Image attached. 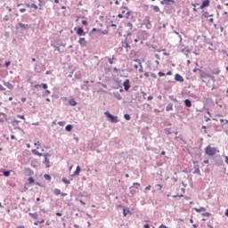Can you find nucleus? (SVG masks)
I'll use <instances>...</instances> for the list:
<instances>
[{
  "label": "nucleus",
  "mask_w": 228,
  "mask_h": 228,
  "mask_svg": "<svg viewBox=\"0 0 228 228\" xmlns=\"http://www.w3.org/2000/svg\"><path fill=\"white\" fill-rule=\"evenodd\" d=\"M209 4H210V1L205 0L202 2L201 5H200V9L204 10V8H207V6H209Z\"/></svg>",
  "instance_id": "9b49d317"
},
{
  "label": "nucleus",
  "mask_w": 228,
  "mask_h": 228,
  "mask_svg": "<svg viewBox=\"0 0 228 228\" xmlns=\"http://www.w3.org/2000/svg\"><path fill=\"white\" fill-rule=\"evenodd\" d=\"M212 74H216V75L220 74V69H216L212 70Z\"/></svg>",
  "instance_id": "cd10ccee"
},
{
  "label": "nucleus",
  "mask_w": 228,
  "mask_h": 228,
  "mask_svg": "<svg viewBox=\"0 0 228 228\" xmlns=\"http://www.w3.org/2000/svg\"><path fill=\"white\" fill-rule=\"evenodd\" d=\"M77 29V35H78V37H83V35H85V30L83 29V28H75V31Z\"/></svg>",
  "instance_id": "9d476101"
},
{
  "label": "nucleus",
  "mask_w": 228,
  "mask_h": 228,
  "mask_svg": "<svg viewBox=\"0 0 228 228\" xmlns=\"http://www.w3.org/2000/svg\"><path fill=\"white\" fill-rule=\"evenodd\" d=\"M153 11L156 12H159V7L158 5H154L153 6Z\"/></svg>",
  "instance_id": "72a5a7b5"
},
{
  "label": "nucleus",
  "mask_w": 228,
  "mask_h": 228,
  "mask_svg": "<svg viewBox=\"0 0 228 228\" xmlns=\"http://www.w3.org/2000/svg\"><path fill=\"white\" fill-rule=\"evenodd\" d=\"M82 24L83 26H88V21H86V20H83Z\"/></svg>",
  "instance_id": "58836bf2"
},
{
  "label": "nucleus",
  "mask_w": 228,
  "mask_h": 228,
  "mask_svg": "<svg viewBox=\"0 0 228 228\" xmlns=\"http://www.w3.org/2000/svg\"><path fill=\"white\" fill-rule=\"evenodd\" d=\"M28 183H29V184L35 183V178L29 177V178H28Z\"/></svg>",
  "instance_id": "c85d7f7f"
},
{
  "label": "nucleus",
  "mask_w": 228,
  "mask_h": 228,
  "mask_svg": "<svg viewBox=\"0 0 228 228\" xmlns=\"http://www.w3.org/2000/svg\"><path fill=\"white\" fill-rule=\"evenodd\" d=\"M56 216H61V213L57 212V213H56Z\"/></svg>",
  "instance_id": "bf43d9fd"
},
{
  "label": "nucleus",
  "mask_w": 228,
  "mask_h": 228,
  "mask_svg": "<svg viewBox=\"0 0 228 228\" xmlns=\"http://www.w3.org/2000/svg\"><path fill=\"white\" fill-rule=\"evenodd\" d=\"M29 8H34V10H38V6L35 4H32L31 5H28Z\"/></svg>",
  "instance_id": "a878e982"
},
{
  "label": "nucleus",
  "mask_w": 228,
  "mask_h": 228,
  "mask_svg": "<svg viewBox=\"0 0 228 228\" xmlns=\"http://www.w3.org/2000/svg\"><path fill=\"white\" fill-rule=\"evenodd\" d=\"M134 68L135 69H138V64H135V65L134 66Z\"/></svg>",
  "instance_id": "0e129e2a"
},
{
  "label": "nucleus",
  "mask_w": 228,
  "mask_h": 228,
  "mask_svg": "<svg viewBox=\"0 0 228 228\" xmlns=\"http://www.w3.org/2000/svg\"><path fill=\"white\" fill-rule=\"evenodd\" d=\"M184 104H185V106H186L187 108H191V101L186 99V100L184 101Z\"/></svg>",
  "instance_id": "f3484780"
},
{
  "label": "nucleus",
  "mask_w": 228,
  "mask_h": 228,
  "mask_svg": "<svg viewBox=\"0 0 228 228\" xmlns=\"http://www.w3.org/2000/svg\"><path fill=\"white\" fill-rule=\"evenodd\" d=\"M175 81H179V83H183L184 81V78L180 74L175 75Z\"/></svg>",
  "instance_id": "f8f14e48"
},
{
  "label": "nucleus",
  "mask_w": 228,
  "mask_h": 228,
  "mask_svg": "<svg viewBox=\"0 0 228 228\" xmlns=\"http://www.w3.org/2000/svg\"><path fill=\"white\" fill-rule=\"evenodd\" d=\"M21 102H26V97L21 98Z\"/></svg>",
  "instance_id": "864d4df0"
},
{
  "label": "nucleus",
  "mask_w": 228,
  "mask_h": 228,
  "mask_svg": "<svg viewBox=\"0 0 228 228\" xmlns=\"http://www.w3.org/2000/svg\"><path fill=\"white\" fill-rule=\"evenodd\" d=\"M140 72H143V68L141 66V69H139Z\"/></svg>",
  "instance_id": "e2e57ef3"
},
{
  "label": "nucleus",
  "mask_w": 228,
  "mask_h": 228,
  "mask_svg": "<svg viewBox=\"0 0 228 228\" xmlns=\"http://www.w3.org/2000/svg\"><path fill=\"white\" fill-rule=\"evenodd\" d=\"M58 125L63 126H65V121H61L58 123Z\"/></svg>",
  "instance_id": "37998d69"
},
{
  "label": "nucleus",
  "mask_w": 228,
  "mask_h": 228,
  "mask_svg": "<svg viewBox=\"0 0 228 228\" xmlns=\"http://www.w3.org/2000/svg\"><path fill=\"white\" fill-rule=\"evenodd\" d=\"M202 216L209 217V216H211V213H209V212H204V213L202 214Z\"/></svg>",
  "instance_id": "7c9ffc66"
},
{
  "label": "nucleus",
  "mask_w": 228,
  "mask_h": 228,
  "mask_svg": "<svg viewBox=\"0 0 228 228\" xmlns=\"http://www.w3.org/2000/svg\"><path fill=\"white\" fill-rule=\"evenodd\" d=\"M134 185H135V186H140V183H134Z\"/></svg>",
  "instance_id": "680f3d73"
},
{
  "label": "nucleus",
  "mask_w": 228,
  "mask_h": 228,
  "mask_svg": "<svg viewBox=\"0 0 228 228\" xmlns=\"http://www.w3.org/2000/svg\"><path fill=\"white\" fill-rule=\"evenodd\" d=\"M113 60H115V58H109V63L110 64V65H113Z\"/></svg>",
  "instance_id": "4c0bfd02"
},
{
  "label": "nucleus",
  "mask_w": 228,
  "mask_h": 228,
  "mask_svg": "<svg viewBox=\"0 0 228 228\" xmlns=\"http://www.w3.org/2000/svg\"><path fill=\"white\" fill-rule=\"evenodd\" d=\"M35 146L37 147V150L40 149V142H35Z\"/></svg>",
  "instance_id": "c9c22d12"
},
{
  "label": "nucleus",
  "mask_w": 228,
  "mask_h": 228,
  "mask_svg": "<svg viewBox=\"0 0 228 228\" xmlns=\"http://www.w3.org/2000/svg\"><path fill=\"white\" fill-rule=\"evenodd\" d=\"M4 175L5 177H9V175H10V171H4Z\"/></svg>",
  "instance_id": "e433bc0d"
},
{
  "label": "nucleus",
  "mask_w": 228,
  "mask_h": 228,
  "mask_svg": "<svg viewBox=\"0 0 228 228\" xmlns=\"http://www.w3.org/2000/svg\"><path fill=\"white\" fill-rule=\"evenodd\" d=\"M159 228H168V227H167V225L165 224H161Z\"/></svg>",
  "instance_id": "603ef678"
},
{
  "label": "nucleus",
  "mask_w": 228,
  "mask_h": 228,
  "mask_svg": "<svg viewBox=\"0 0 228 228\" xmlns=\"http://www.w3.org/2000/svg\"><path fill=\"white\" fill-rule=\"evenodd\" d=\"M144 76H145L146 77H149V73H144Z\"/></svg>",
  "instance_id": "69168bd1"
},
{
  "label": "nucleus",
  "mask_w": 228,
  "mask_h": 228,
  "mask_svg": "<svg viewBox=\"0 0 228 228\" xmlns=\"http://www.w3.org/2000/svg\"><path fill=\"white\" fill-rule=\"evenodd\" d=\"M17 228H26V227H24V226H17Z\"/></svg>",
  "instance_id": "774afa93"
},
{
  "label": "nucleus",
  "mask_w": 228,
  "mask_h": 228,
  "mask_svg": "<svg viewBox=\"0 0 228 228\" xmlns=\"http://www.w3.org/2000/svg\"><path fill=\"white\" fill-rule=\"evenodd\" d=\"M44 177H45V179H46V181H51V175L45 174V175H44Z\"/></svg>",
  "instance_id": "473e14b6"
},
{
  "label": "nucleus",
  "mask_w": 228,
  "mask_h": 228,
  "mask_svg": "<svg viewBox=\"0 0 228 228\" xmlns=\"http://www.w3.org/2000/svg\"><path fill=\"white\" fill-rule=\"evenodd\" d=\"M80 172H81V167L79 166H77L76 171L73 174V175H79Z\"/></svg>",
  "instance_id": "6ab92c4d"
},
{
  "label": "nucleus",
  "mask_w": 228,
  "mask_h": 228,
  "mask_svg": "<svg viewBox=\"0 0 228 228\" xmlns=\"http://www.w3.org/2000/svg\"><path fill=\"white\" fill-rule=\"evenodd\" d=\"M11 63H12V62H10V61H6V62H5V67H10Z\"/></svg>",
  "instance_id": "a18cd8bd"
},
{
  "label": "nucleus",
  "mask_w": 228,
  "mask_h": 228,
  "mask_svg": "<svg viewBox=\"0 0 228 228\" xmlns=\"http://www.w3.org/2000/svg\"><path fill=\"white\" fill-rule=\"evenodd\" d=\"M216 152H218L216 148L212 147L211 145L207 146L205 149V154H207V156H215Z\"/></svg>",
  "instance_id": "f03ea898"
},
{
  "label": "nucleus",
  "mask_w": 228,
  "mask_h": 228,
  "mask_svg": "<svg viewBox=\"0 0 228 228\" xmlns=\"http://www.w3.org/2000/svg\"><path fill=\"white\" fill-rule=\"evenodd\" d=\"M32 153L35 154V156H42V153L38 152V150H32Z\"/></svg>",
  "instance_id": "4be33fe9"
},
{
  "label": "nucleus",
  "mask_w": 228,
  "mask_h": 228,
  "mask_svg": "<svg viewBox=\"0 0 228 228\" xmlns=\"http://www.w3.org/2000/svg\"><path fill=\"white\" fill-rule=\"evenodd\" d=\"M61 197H67V193H65V192H61Z\"/></svg>",
  "instance_id": "8fccbe9b"
},
{
  "label": "nucleus",
  "mask_w": 228,
  "mask_h": 228,
  "mask_svg": "<svg viewBox=\"0 0 228 228\" xmlns=\"http://www.w3.org/2000/svg\"><path fill=\"white\" fill-rule=\"evenodd\" d=\"M194 211L196 213H204V212H206V208L200 207V208H194Z\"/></svg>",
  "instance_id": "ddd939ff"
},
{
  "label": "nucleus",
  "mask_w": 228,
  "mask_h": 228,
  "mask_svg": "<svg viewBox=\"0 0 228 228\" xmlns=\"http://www.w3.org/2000/svg\"><path fill=\"white\" fill-rule=\"evenodd\" d=\"M129 83H130L129 79H126L123 83V86H124V89L126 90V92H127L129 90V88H131V85Z\"/></svg>",
  "instance_id": "6e6552de"
},
{
  "label": "nucleus",
  "mask_w": 228,
  "mask_h": 228,
  "mask_svg": "<svg viewBox=\"0 0 228 228\" xmlns=\"http://www.w3.org/2000/svg\"><path fill=\"white\" fill-rule=\"evenodd\" d=\"M224 215H225V216L228 217V208L225 210Z\"/></svg>",
  "instance_id": "5fc2aeb1"
},
{
  "label": "nucleus",
  "mask_w": 228,
  "mask_h": 228,
  "mask_svg": "<svg viewBox=\"0 0 228 228\" xmlns=\"http://www.w3.org/2000/svg\"><path fill=\"white\" fill-rule=\"evenodd\" d=\"M105 115L108 118H110L112 124H117L118 122V117L111 115L110 112L106 111Z\"/></svg>",
  "instance_id": "7ed1b4c3"
},
{
  "label": "nucleus",
  "mask_w": 228,
  "mask_h": 228,
  "mask_svg": "<svg viewBox=\"0 0 228 228\" xmlns=\"http://www.w3.org/2000/svg\"><path fill=\"white\" fill-rule=\"evenodd\" d=\"M200 79H212V81H215V77L210 75V74H208L204 71H201L200 74Z\"/></svg>",
  "instance_id": "20e7f679"
},
{
  "label": "nucleus",
  "mask_w": 228,
  "mask_h": 228,
  "mask_svg": "<svg viewBox=\"0 0 228 228\" xmlns=\"http://www.w3.org/2000/svg\"><path fill=\"white\" fill-rule=\"evenodd\" d=\"M44 222H45L44 219H42L41 221H38V224H44Z\"/></svg>",
  "instance_id": "052dcab7"
},
{
  "label": "nucleus",
  "mask_w": 228,
  "mask_h": 228,
  "mask_svg": "<svg viewBox=\"0 0 228 228\" xmlns=\"http://www.w3.org/2000/svg\"><path fill=\"white\" fill-rule=\"evenodd\" d=\"M45 160H44V164L45 165L46 168H50L51 167V161L49 160V154H45Z\"/></svg>",
  "instance_id": "39448f33"
},
{
  "label": "nucleus",
  "mask_w": 228,
  "mask_h": 228,
  "mask_svg": "<svg viewBox=\"0 0 228 228\" xmlns=\"http://www.w3.org/2000/svg\"><path fill=\"white\" fill-rule=\"evenodd\" d=\"M159 77H163L165 76V73L159 71Z\"/></svg>",
  "instance_id": "79ce46f5"
},
{
  "label": "nucleus",
  "mask_w": 228,
  "mask_h": 228,
  "mask_svg": "<svg viewBox=\"0 0 228 228\" xmlns=\"http://www.w3.org/2000/svg\"><path fill=\"white\" fill-rule=\"evenodd\" d=\"M172 110H174V107L172 103H169L166 108V111H172Z\"/></svg>",
  "instance_id": "aec40b11"
},
{
  "label": "nucleus",
  "mask_w": 228,
  "mask_h": 228,
  "mask_svg": "<svg viewBox=\"0 0 228 228\" xmlns=\"http://www.w3.org/2000/svg\"><path fill=\"white\" fill-rule=\"evenodd\" d=\"M18 118H21V120H26V118L22 115H18Z\"/></svg>",
  "instance_id": "ea45409f"
},
{
  "label": "nucleus",
  "mask_w": 228,
  "mask_h": 228,
  "mask_svg": "<svg viewBox=\"0 0 228 228\" xmlns=\"http://www.w3.org/2000/svg\"><path fill=\"white\" fill-rule=\"evenodd\" d=\"M26 171L28 172L29 174H33V171L29 168H27Z\"/></svg>",
  "instance_id": "49530a36"
},
{
  "label": "nucleus",
  "mask_w": 228,
  "mask_h": 228,
  "mask_svg": "<svg viewBox=\"0 0 228 228\" xmlns=\"http://www.w3.org/2000/svg\"><path fill=\"white\" fill-rule=\"evenodd\" d=\"M129 9L126 7L120 8V13L118 15V19H129Z\"/></svg>",
  "instance_id": "f257e3e1"
},
{
  "label": "nucleus",
  "mask_w": 228,
  "mask_h": 228,
  "mask_svg": "<svg viewBox=\"0 0 228 228\" xmlns=\"http://www.w3.org/2000/svg\"><path fill=\"white\" fill-rule=\"evenodd\" d=\"M20 28H21L22 29H29V26L28 24H24V23H19Z\"/></svg>",
  "instance_id": "2eb2a0df"
},
{
  "label": "nucleus",
  "mask_w": 228,
  "mask_h": 228,
  "mask_svg": "<svg viewBox=\"0 0 228 228\" xmlns=\"http://www.w3.org/2000/svg\"><path fill=\"white\" fill-rule=\"evenodd\" d=\"M124 118H125L126 120H131V116H130L129 114H125V115H124Z\"/></svg>",
  "instance_id": "c756f323"
},
{
  "label": "nucleus",
  "mask_w": 228,
  "mask_h": 228,
  "mask_svg": "<svg viewBox=\"0 0 228 228\" xmlns=\"http://www.w3.org/2000/svg\"><path fill=\"white\" fill-rule=\"evenodd\" d=\"M4 90H6V89L3 86L0 85V91L4 92Z\"/></svg>",
  "instance_id": "c03bdc74"
},
{
  "label": "nucleus",
  "mask_w": 228,
  "mask_h": 228,
  "mask_svg": "<svg viewBox=\"0 0 228 228\" xmlns=\"http://www.w3.org/2000/svg\"><path fill=\"white\" fill-rule=\"evenodd\" d=\"M62 183H64L65 184H70V181L67 180V179H62Z\"/></svg>",
  "instance_id": "f704fd0d"
},
{
  "label": "nucleus",
  "mask_w": 228,
  "mask_h": 228,
  "mask_svg": "<svg viewBox=\"0 0 228 228\" xmlns=\"http://www.w3.org/2000/svg\"><path fill=\"white\" fill-rule=\"evenodd\" d=\"M38 224H40V223H38V221H37V222H35V223H34V225H38Z\"/></svg>",
  "instance_id": "338daca9"
},
{
  "label": "nucleus",
  "mask_w": 228,
  "mask_h": 228,
  "mask_svg": "<svg viewBox=\"0 0 228 228\" xmlns=\"http://www.w3.org/2000/svg\"><path fill=\"white\" fill-rule=\"evenodd\" d=\"M143 24L146 25V28H148V29H150V28H152V24L151 23V19H149L148 17H146L143 20Z\"/></svg>",
  "instance_id": "0eeeda50"
},
{
  "label": "nucleus",
  "mask_w": 228,
  "mask_h": 228,
  "mask_svg": "<svg viewBox=\"0 0 228 228\" xmlns=\"http://www.w3.org/2000/svg\"><path fill=\"white\" fill-rule=\"evenodd\" d=\"M152 99H154V97H152V96L148 97V101H152Z\"/></svg>",
  "instance_id": "6e6d98bb"
},
{
  "label": "nucleus",
  "mask_w": 228,
  "mask_h": 228,
  "mask_svg": "<svg viewBox=\"0 0 228 228\" xmlns=\"http://www.w3.org/2000/svg\"><path fill=\"white\" fill-rule=\"evenodd\" d=\"M38 86H42L44 90H47V84L36 85L35 88H38Z\"/></svg>",
  "instance_id": "a211bd4d"
},
{
  "label": "nucleus",
  "mask_w": 228,
  "mask_h": 228,
  "mask_svg": "<svg viewBox=\"0 0 228 228\" xmlns=\"http://www.w3.org/2000/svg\"><path fill=\"white\" fill-rule=\"evenodd\" d=\"M203 17H206V18L213 17V15H209V12H203Z\"/></svg>",
  "instance_id": "bb28decb"
},
{
  "label": "nucleus",
  "mask_w": 228,
  "mask_h": 228,
  "mask_svg": "<svg viewBox=\"0 0 228 228\" xmlns=\"http://www.w3.org/2000/svg\"><path fill=\"white\" fill-rule=\"evenodd\" d=\"M6 120V114L0 112V122H4Z\"/></svg>",
  "instance_id": "4468645a"
},
{
  "label": "nucleus",
  "mask_w": 228,
  "mask_h": 228,
  "mask_svg": "<svg viewBox=\"0 0 228 228\" xmlns=\"http://www.w3.org/2000/svg\"><path fill=\"white\" fill-rule=\"evenodd\" d=\"M29 216L33 218L34 220L38 219V214L37 213H28Z\"/></svg>",
  "instance_id": "dca6fc26"
},
{
  "label": "nucleus",
  "mask_w": 228,
  "mask_h": 228,
  "mask_svg": "<svg viewBox=\"0 0 228 228\" xmlns=\"http://www.w3.org/2000/svg\"><path fill=\"white\" fill-rule=\"evenodd\" d=\"M167 76H172V71H168V72L167 73Z\"/></svg>",
  "instance_id": "4d7b16f0"
},
{
  "label": "nucleus",
  "mask_w": 228,
  "mask_h": 228,
  "mask_svg": "<svg viewBox=\"0 0 228 228\" xmlns=\"http://www.w3.org/2000/svg\"><path fill=\"white\" fill-rule=\"evenodd\" d=\"M151 185H148L145 190H151Z\"/></svg>",
  "instance_id": "13d9d810"
},
{
  "label": "nucleus",
  "mask_w": 228,
  "mask_h": 228,
  "mask_svg": "<svg viewBox=\"0 0 228 228\" xmlns=\"http://www.w3.org/2000/svg\"><path fill=\"white\" fill-rule=\"evenodd\" d=\"M209 22H211V24H213V22H215V19L210 18V19H209Z\"/></svg>",
  "instance_id": "3c124183"
},
{
  "label": "nucleus",
  "mask_w": 228,
  "mask_h": 228,
  "mask_svg": "<svg viewBox=\"0 0 228 228\" xmlns=\"http://www.w3.org/2000/svg\"><path fill=\"white\" fill-rule=\"evenodd\" d=\"M77 102H76V100L71 99L69 100V105L70 106H77Z\"/></svg>",
  "instance_id": "412c9836"
},
{
  "label": "nucleus",
  "mask_w": 228,
  "mask_h": 228,
  "mask_svg": "<svg viewBox=\"0 0 228 228\" xmlns=\"http://www.w3.org/2000/svg\"><path fill=\"white\" fill-rule=\"evenodd\" d=\"M193 174H199V175H200V169L199 168V166L195 167Z\"/></svg>",
  "instance_id": "b1692460"
},
{
  "label": "nucleus",
  "mask_w": 228,
  "mask_h": 228,
  "mask_svg": "<svg viewBox=\"0 0 228 228\" xmlns=\"http://www.w3.org/2000/svg\"><path fill=\"white\" fill-rule=\"evenodd\" d=\"M78 44L82 46V47H86V39L85 37H80L78 40Z\"/></svg>",
  "instance_id": "1a4fd4ad"
},
{
  "label": "nucleus",
  "mask_w": 228,
  "mask_h": 228,
  "mask_svg": "<svg viewBox=\"0 0 228 228\" xmlns=\"http://www.w3.org/2000/svg\"><path fill=\"white\" fill-rule=\"evenodd\" d=\"M203 163H204L205 165H208V164L209 163V159L204 160Z\"/></svg>",
  "instance_id": "09e8293b"
},
{
  "label": "nucleus",
  "mask_w": 228,
  "mask_h": 228,
  "mask_svg": "<svg viewBox=\"0 0 228 228\" xmlns=\"http://www.w3.org/2000/svg\"><path fill=\"white\" fill-rule=\"evenodd\" d=\"M157 186H158L159 190H162V188H163V185H161V184H157Z\"/></svg>",
  "instance_id": "de8ad7c7"
},
{
  "label": "nucleus",
  "mask_w": 228,
  "mask_h": 228,
  "mask_svg": "<svg viewBox=\"0 0 228 228\" xmlns=\"http://www.w3.org/2000/svg\"><path fill=\"white\" fill-rule=\"evenodd\" d=\"M160 4H166V6H170L172 4H175V0H162Z\"/></svg>",
  "instance_id": "423d86ee"
},
{
  "label": "nucleus",
  "mask_w": 228,
  "mask_h": 228,
  "mask_svg": "<svg viewBox=\"0 0 228 228\" xmlns=\"http://www.w3.org/2000/svg\"><path fill=\"white\" fill-rule=\"evenodd\" d=\"M130 193H132V195H134V193H136V191L133 190V187H131Z\"/></svg>",
  "instance_id": "a19ab883"
},
{
  "label": "nucleus",
  "mask_w": 228,
  "mask_h": 228,
  "mask_svg": "<svg viewBox=\"0 0 228 228\" xmlns=\"http://www.w3.org/2000/svg\"><path fill=\"white\" fill-rule=\"evenodd\" d=\"M73 127L74 126L72 125H68V126H66V131L70 132V131H72Z\"/></svg>",
  "instance_id": "5701e85b"
},
{
  "label": "nucleus",
  "mask_w": 228,
  "mask_h": 228,
  "mask_svg": "<svg viewBox=\"0 0 228 228\" xmlns=\"http://www.w3.org/2000/svg\"><path fill=\"white\" fill-rule=\"evenodd\" d=\"M44 95L45 97H47V95H51V91L49 90L45 91Z\"/></svg>",
  "instance_id": "2f4dec72"
},
{
  "label": "nucleus",
  "mask_w": 228,
  "mask_h": 228,
  "mask_svg": "<svg viewBox=\"0 0 228 228\" xmlns=\"http://www.w3.org/2000/svg\"><path fill=\"white\" fill-rule=\"evenodd\" d=\"M54 195H61V191L60 189H55L53 191Z\"/></svg>",
  "instance_id": "393cba45"
}]
</instances>
